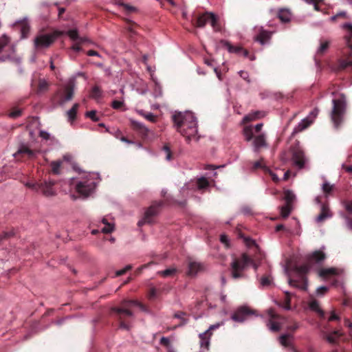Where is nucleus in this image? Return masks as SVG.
Wrapping results in <instances>:
<instances>
[{"instance_id": "obj_37", "label": "nucleus", "mask_w": 352, "mask_h": 352, "mask_svg": "<svg viewBox=\"0 0 352 352\" xmlns=\"http://www.w3.org/2000/svg\"><path fill=\"white\" fill-rule=\"evenodd\" d=\"M62 164L61 161H53L50 164V166L52 168V172L54 175H60V166Z\"/></svg>"}, {"instance_id": "obj_34", "label": "nucleus", "mask_w": 352, "mask_h": 352, "mask_svg": "<svg viewBox=\"0 0 352 352\" xmlns=\"http://www.w3.org/2000/svg\"><path fill=\"white\" fill-rule=\"evenodd\" d=\"M67 35L74 41H80V43H85L87 41L85 38L79 37L78 30L76 29L69 30Z\"/></svg>"}, {"instance_id": "obj_55", "label": "nucleus", "mask_w": 352, "mask_h": 352, "mask_svg": "<svg viewBox=\"0 0 352 352\" xmlns=\"http://www.w3.org/2000/svg\"><path fill=\"white\" fill-rule=\"evenodd\" d=\"M346 16H346V12H344V11H342V12H338V14H336V15H334V16H331V17L330 18V20H331V21H332V22H335V21H336V20H337L338 19H339V18L345 19V18H346Z\"/></svg>"}, {"instance_id": "obj_4", "label": "nucleus", "mask_w": 352, "mask_h": 352, "mask_svg": "<svg viewBox=\"0 0 352 352\" xmlns=\"http://www.w3.org/2000/svg\"><path fill=\"white\" fill-rule=\"evenodd\" d=\"M192 24L198 28H203L207 23H209L214 32L221 31L222 27L219 17L210 12H205L202 14H193L191 19Z\"/></svg>"}, {"instance_id": "obj_18", "label": "nucleus", "mask_w": 352, "mask_h": 352, "mask_svg": "<svg viewBox=\"0 0 352 352\" xmlns=\"http://www.w3.org/2000/svg\"><path fill=\"white\" fill-rule=\"evenodd\" d=\"M55 182L54 181H44L39 183L38 190H41L45 197H51L55 195V191L53 188Z\"/></svg>"}, {"instance_id": "obj_47", "label": "nucleus", "mask_w": 352, "mask_h": 352, "mask_svg": "<svg viewBox=\"0 0 352 352\" xmlns=\"http://www.w3.org/2000/svg\"><path fill=\"white\" fill-rule=\"evenodd\" d=\"M197 186L199 189H204L208 186L209 183L206 178L201 177L197 180Z\"/></svg>"}, {"instance_id": "obj_53", "label": "nucleus", "mask_w": 352, "mask_h": 352, "mask_svg": "<svg viewBox=\"0 0 352 352\" xmlns=\"http://www.w3.org/2000/svg\"><path fill=\"white\" fill-rule=\"evenodd\" d=\"M319 109L318 107H315L309 114V116L306 118H309V120L314 121V120L318 116L319 113Z\"/></svg>"}, {"instance_id": "obj_9", "label": "nucleus", "mask_w": 352, "mask_h": 352, "mask_svg": "<svg viewBox=\"0 0 352 352\" xmlns=\"http://www.w3.org/2000/svg\"><path fill=\"white\" fill-rule=\"evenodd\" d=\"M36 151L30 149L27 145L22 144L19 146L18 151L14 154L16 160H22L23 159L31 160L36 157Z\"/></svg>"}, {"instance_id": "obj_5", "label": "nucleus", "mask_w": 352, "mask_h": 352, "mask_svg": "<svg viewBox=\"0 0 352 352\" xmlns=\"http://www.w3.org/2000/svg\"><path fill=\"white\" fill-rule=\"evenodd\" d=\"M250 263L252 264L255 270H257L258 264L246 254H243L240 258H234L231 263L232 277L234 279L243 277V271Z\"/></svg>"}, {"instance_id": "obj_33", "label": "nucleus", "mask_w": 352, "mask_h": 352, "mask_svg": "<svg viewBox=\"0 0 352 352\" xmlns=\"http://www.w3.org/2000/svg\"><path fill=\"white\" fill-rule=\"evenodd\" d=\"M243 134L245 141L250 142L254 138V132L252 126H247L244 127Z\"/></svg>"}, {"instance_id": "obj_60", "label": "nucleus", "mask_w": 352, "mask_h": 352, "mask_svg": "<svg viewBox=\"0 0 352 352\" xmlns=\"http://www.w3.org/2000/svg\"><path fill=\"white\" fill-rule=\"evenodd\" d=\"M322 190L326 194L330 193L333 190V186L330 185L328 182H324L322 185Z\"/></svg>"}, {"instance_id": "obj_24", "label": "nucleus", "mask_w": 352, "mask_h": 352, "mask_svg": "<svg viewBox=\"0 0 352 352\" xmlns=\"http://www.w3.org/2000/svg\"><path fill=\"white\" fill-rule=\"evenodd\" d=\"M124 21L126 23L125 28L129 33V36L132 38L137 34V30L140 28V26L135 22L128 19H125Z\"/></svg>"}, {"instance_id": "obj_15", "label": "nucleus", "mask_w": 352, "mask_h": 352, "mask_svg": "<svg viewBox=\"0 0 352 352\" xmlns=\"http://www.w3.org/2000/svg\"><path fill=\"white\" fill-rule=\"evenodd\" d=\"M131 126L143 140L148 138L150 131L142 123L135 120H131Z\"/></svg>"}, {"instance_id": "obj_1", "label": "nucleus", "mask_w": 352, "mask_h": 352, "mask_svg": "<svg viewBox=\"0 0 352 352\" xmlns=\"http://www.w3.org/2000/svg\"><path fill=\"white\" fill-rule=\"evenodd\" d=\"M133 305L138 306L141 310L146 311V306L135 300H124L120 307H113L110 309V314L118 322V328L129 331L131 326L130 319L133 317V313L130 309Z\"/></svg>"}, {"instance_id": "obj_51", "label": "nucleus", "mask_w": 352, "mask_h": 352, "mask_svg": "<svg viewBox=\"0 0 352 352\" xmlns=\"http://www.w3.org/2000/svg\"><path fill=\"white\" fill-rule=\"evenodd\" d=\"M14 233L12 230L3 232L0 234V243H1L3 240L8 239L11 236H14Z\"/></svg>"}, {"instance_id": "obj_2", "label": "nucleus", "mask_w": 352, "mask_h": 352, "mask_svg": "<svg viewBox=\"0 0 352 352\" xmlns=\"http://www.w3.org/2000/svg\"><path fill=\"white\" fill-rule=\"evenodd\" d=\"M172 119L177 131L185 137L188 142L195 137L197 133V124L192 113L176 112Z\"/></svg>"}, {"instance_id": "obj_20", "label": "nucleus", "mask_w": 352, "mask_h": 352, "mask_svg": "<svg viewBox=\"0 0 352 352\" xmlns=\"http://www.w3.org/2000/svg\"><path fill=\"white\" fill-rule=\"evenodd\" d=\"M14 26L16 29L20 30L22 38L27 37L30 31V25L26 19L16 22Z\"/></svg>"}, {"instance_id": "obj_50", "label": "nucleus", "mask_w": 352, "mask_h": 352, "mask_svg": "<svg viewBox=\"0 0 352 352\" xmlns=\"http://www.w3.org/2000/svg\"><path fill=\"white\" fill-rule=\"evenodd\" d=\"M140 114L142 116H144L146 120L151 122H156V116H154L152 113H145L142 111L140 112Z\"/></svg>"}, {"instance_id": "obj_61", "label": "nucleus", "mask_w": 352, "mask_h": 352, "mask_svg": "<svg viewBox=\"0 0 352 352\" xmlns=\"http://www.w3.org/2000/svg\"><path fill=\"white\" fill-rule=\"evenodd\" d=\"M21 115V111L18 109H14L10 113L9 116L11 118H17Z\"/></svg>"}, {"instance_id": "obj_32", "label": "nucleus", "mask_w": 352, "mask_h": 352, "mask_svg": "<svg viewBox=\"0 0 352 352\" xmlns=\"http://www.w3.org/2000/svg\"><path fill=\"white\" fill-rule=\"evenodd\" d=\"M309 307H310L311 309H312L313 311H316L319 314V316L321 318H324V312L320 307V305H319V302L318 301H316V300L311 301L310 302V304H309Z\"/></svg>"}, {"instance_id": "obj_13", "label": "nucleus", "mask_w": 352, "mask_h": 352, "mask_svg": "<svg viewBox=\"0 0 352 352\" xmlns=\"http://www.w3.org/2000/svg\"><path fill=\"white\" fill-rule=\"evenodd\" d=\"M219 326V324H212L205 332L199 334V337L200 339V345L201 347H205L207 349H209L210 340V337L212 335V331L214 329H218Z\"/></svg>"}, {"instance_id": "obj_52", "label": "nucleus", "mask_w": 352, "mask_h": 352, "mask_svg": "<svg viewBox=\"0 0 352 352\" xmlns=\"http://www.w3.org/2000/svg\"><path fill=\"white\" fill-rule=\"evenodd\" d=\"M163 151L166 154V160L170 161L173 159L172 152H171L170 148L168 144H165L163 146Z\"/></svg>"}, {"instance_id": "obj_57", "label": "nucleus", "mask_w": 352, "mask_h": 352, "mask_svg": "<svg viewBox=\"0 0 352 352\" xmlns=\"http://www.w3.org/2000/svg\"><path fill=\"white\" fill-rule=\"evenodd\" d=\"M340 68L342 69H345L348 67H352V60H344L340 62Z\"/></svg>"}, {"instance_id": "obj_64", "label": "nucleus", "mask_w": 352, "mask_h": 352, "mask_svg": "<svg viewBox=\"0 0 352 352\" xmlns=\"http://www.w3.org/2000/svg\"><path fill=\"white\" fill-rule=\"evenodd\" d=\"M160 344L164 346L168 347L170 345V340L168 338L162 337L160 339Z\"/></svg>"}, {"instance_id": "obj_17", "label": "nucleus", "mask_w": 352, "mask_h": 352, "mask_svg": "<svg viewBox=\"0 0 352 352\" xmlns=\"http://www.w3.org/2000/svg\"><path fill=\"white\" fill-rule=\"evenodd\" d=\"M204 269L205 267L203 263L190 259L188 263L187 274L189 276H195L197 273L204 271Z\"/></svg>"}, {"instance_id": "obj_31", "label": "nucleus", "mask_w": 352, "mask_h": 352, "mask_svg": "<svg viewBox=\"0 0 352 352\" xmlns=\"http://www.w3.org/2000/svg\"><path fill=\"white\" fill-rule=\"evenodd\" d=\"M278 19L283 23H287L291 19V13L288 10L281 9L278 13Z\"/></svg>"}, {"instance_id": "obj_12", "label": "nucleus", "mask_w": 352, "mask_h": 352, "mask_svg": "<svg viewBox=\"0 0 352 352\" xmlns=\"http://www.w3.org/2000/svg\"><path fill=\"white\" fill-rule=\"evenodd\" d=\"M55 37L52 34H41L34 39V45L36 48L48 47L54 43Z\"/></svg>"}, {"instance_id": "obj_36", "label": "nucleus", "mask_w": 352, "mask_h": 352, "mask_svg": "<svg viewBox=\"0 0 352 352\" xmlns=\"http://www.w3.org/2000/svg\"><path fill=\"white\" fill-rule=\"evenodd\" d=\"M79 107L78 103H75L73 107L67 112L68 118L70 121H73L76 118V113Z\"/></svg>"}, {"instance_id": "obj_11", "label": "nucleus", "mask_w": 352, "mask_h": 352, "mask_svg": "<svg viewBox=\"0 0 352 352\" xmlns=\"http://www.w3.org/2000/svg\"><path fill=\"white\" fill-rule=\"evenodd\" d=\"M163 205L162 201L154 202L145 212L144 217L143 219L144 223H150L153 221V218L157 215L159 212V209Z\"/></svg>"}, {"instance_id": "obj_22", "label": "nucleus", "mask_w": 352, "mask_h": 352, "mask_svg": "<svg viewBox=\"0 0 352 352\" xmlns=\"http://www.w3.org/2000/svg\"><path fill=\"white\" fill-rule=\"evenodd\" d=\"M265 113L263 111H255L249 113L243 118V122L244 124L248 123L250 122L256 120L265 116Z\"/></svg>"}, {"instance_id": "obj_46", "label": "nucleus", "mask_w": 352, "mask_h": 352, "mask_svg": "<svg viewBox=\"0 0 352 352\" xmlns=\"http://www.w3.org/2000/svg\"><path fill=\"white\" fill-rule=\"evenodd\" d=\"M291 336L289 334L282 335L279 338L280 343L285 347L292 346L290 343L288 342V339Z\"/></svg>"}, {"instance_id": "obj_25", "label": "nucleus", "mask_w": 352, "mask_h": 352, "mask_svg": "<svg viewBox=\"0 0 352 352\" xmlns=\"http://www.w3.org/2000/svg\"><path fill=\"white\" fill-rule=\"evenodd\" d=\"M342 335V334L340 331L336 330L329 334H327L325 336V339L331 344H336Z\"/></svg>"}, {"instance_id": "obj_28", "label": "nucleus", "mask_w": 352, "mask_h": 352, "mask_svg": "<svg viewBox=\"0 0 352 352\" xmlns=\"http://www.w3.org/2000/svg\"><path fill=\"white\" fill-rule=\"evenodd\" d=\"M312 124V120L309 118L303 119L294 129V133H299L307 129Z\"/></svg>"}, {"instance_id": "obj_23", "label": "nucleus", "mask_w": 352, "mask_h": 352, "mask_svg": "<svg viewBox=\"0 0 352 352\" xmlns=\"http://www.w3.org/2000/svg\"><path fill=\"white\" fill-rule=\"evenodd\" d=\"M331 216H332V214L329 210L328 205L323 204L321 206L320 213L316 217V221L318 223H322L324 220H326L327 218H329Z\"/></svg>"}, {"instance_id": "obj_58", "label": "nucleus", "mask_w": 352, "mask_h": 352, "mask_svg": "<svg viewBox=\"0 0 352 352\" xmlns=\"http://www.w3.org/2000/svg\"><path fill=\"white\" fill-rule=\"evenodd\" d=\"M131 269V266L130 265H126L124 268L118 270L116 272V276H120L124 274H126L129 270Z\"/></svg>"}, {"instance_id": "obj_14", "label": "nucleus", "mask_w": 352, "mask_h": 352, "mask_svg": "<svg viewBox=\"0 0 352 352\" xmlns=\"http://www.w3.org/2000/svg\"><path fill=\"white\" fill-rule=\"evenodd\" d=\"M268 314L270 317L267 326L269 329L274 332H278L280 330V324L275 321L276 320H283L285 319L283 317L274 312L273 310L270 309L268 311Z\"/></svg>"}, {"instance_id": "obj_42", "label": "nucleus", "mask_w": 352, "mask_h": 352, "mask_svg": "<svg viewBox=\"0 0 352 352\" xmlns=\"http://www.w3.org/2000/svg\"><path fill=\"white\" fill-rule=\"evenodd\" d=\"M102 96V90L98 86H94L90 92V96L94 99H98Z\"/></svg>"}, {"instance_id": "obj_27", "label": "nucleus", "mask_w": 352, "mask_h": 352, "mask_svg": "<svg viewBox=\"0 0 352 352\" xmlns=\"http://www.w3.org/2000/svg\"><path fill=\"white\" fill-rule=\"evenodd\" d=\"M271 37L270 32L262 30L256 37V40L258 41L261 45H264L267 43Z\"/></svg>"}, {"instance_id": "obj_21", "label": "nucleus", "mask_w": 352, "mask_h": 352, "mask_svg": "<svg viewBox=\"0 0 352 352\" xmlns=\"http://www.w3.org/2000/svg\"><path fill=\"white\" fill-rule=\"evenodd\" d=\"M32 87L34 91L37 95H41L47 91L49 88V84L45 80L40 78L38 81V85L36 87L34 88L33 83H32Z\"/></svg>"}, {"instance_id": "obj_49", "label": "nucleus", "mask_w": 352, "mask_h": 352, "mask_svg": "<svg viewBox=\"0 0 352 352\" xmlns=\"http://www.w3.org/2000/svg\"><path fill=\"white\" fill-rule=\"evenodd\" d=\"M118 6H122L124 8V10L128 12V13H130V12H135L136 10V8L133 6H131L126 3H124L122 1H117L116 3Z\"/></svg>"}, {"instance_id": "obj_8", "label": "nucleus", "mask_w": 352, "mask_h": 352, "mask_svg": "<svg viewBox=\"0 0 352 352\" xmlns=\"http://www.w3.org/2000/svg\"><path fill=\"white\" fill-rule=\"evenodd\" d=\"M292 153L294 164L300 169L303 168L307 160L304 151L299 147H294L292 148Z\"/></svg>"}, {"instance_id": "obj_30", "label": "nucleus", "mask_w": 352, "mask_h": 352, "mask_svg": "<svg viewBox=\"0 0 352 352\" xmlns=\"http://www.w3.org/2000/svg\"><path fill=\"white\" fill-rule=\"evenodd\" d=\"M291 297L292 294L289 292H285V298L283 302H280L278 305L280 307H283L284 309L287 310L291 309Z\"/></svg>"}, {"instance_id": "obj_38", "label": "nucleus", "mask_w": 352, "mask_h": 352, "mask_svg": "<svg viewBox=\"0 0 352 352\" xmlns=\"http://www.w3.org/2000/svg\"><path fill=\"white\" fill-rule=\"evenodd\" d=\"M295 195L293 193L291 190H286L284 193V199L285 200V204L291 205L292 204L293 201L295 199Z\"/></svg>"}, {"instance_id": "obj_26", "label": "nucleus", "mask_w": 352, "mask_h": 352, "mask_svg": "<svg viewBox=\"0 0 352 352\" xmlns=\"http://www.w3.org/2000/svg\"><path fill=\"white\" fill-rule=\"evenodd\" d=\"M221 43L227 47L229 52L235 53L238 55L240 54L241 50V47L234 46L229 41H225V40H221Z\"/></svg>"}, {"instance_id": "obj_56", "label": "nucleus", "mask_w": 352, "mask_h": 352, "mask_svg": "<svg viewBox=\"0 0 352 352\" xmlns=\"http://www.w3.org/2000/svg\"><path fill=\"white\" fill-rule=\"evenodd\" d=\"M113 224L104 225V227L102 228L101 232L105 234L111 233L113 231Z\"/></svg>"}, {"instance_id": "obj_62", "label": "nucleus", "mask_w": 352, "mask_h": 352, "mask_svg": "<svg viewBox=\"0 0 352 352\" xmlns=\"http://www.w3.org/2000/svg\"><path fill=\"white\" fill-rule=\"evenodd\" d=\"M329 290V288L325 286H321L317 289V294L318 295H324L326 294Z\"/></svg>"}, {"instance_id": "obj_54", "label": "nucleus", "mask_w": 352, "mask_h": 352, "mask_svg": "<svg viewBox=\"0 0 352 352\" xmlns=\"http://www.w3.org/2000/svg\"><path fill=\"white\" fill-rule=\"evenodd\" d=\"M96 113V111L94 110L87 111L86 113V116L89 118L94 122H97L99 120V118L97 116Z\"/></svg>"}, {"instance_id": "obj_3", "label": "nucleus", "mask_w": 352, "mask_h": 352, "mask_svg": "<svg viewBox=\"0 0 352 352\" xmlns=\"http://www.w3.org/2000/svg\"><path fill=\"white\" fill-rule=\"evenodd\" d=\"M347 99L344 94H340L332 100V108L329 113L330 122L333 129L340 131L344 124L347 113Z\"/></svg>"}, {"instance_id": "obj_39", "label": "nucleus", "mask_w": 352, "mask_h": 352, "mask_svg": "<svg viewBox=\"0 0 352 352\" xmlns=\"http://www.w3.org/2000/svg\"><path fill=\"white\" fill-rule=\"evenodd\" d=\"M329 47V41H323L321 42L320 47H318L317 50V55L318 56H322L328 50Z\"/></svg>"}, {"instance_id": "obj_40", "label": "nucleus", "mask_w": 352, "mask_h": 352, "mask_svg": "<svg viewBox=\"0 0 352 352\" xmlns=\"http://www.w3.org/2000/svg\"><path fill=\"white\" fill-rule=\"evenodd\" d=\"M177 270L176 268H169L163 271L158 272V274L162 277L173 276L176 274Z\"/></svg>"}, {"instance_id": "obj_35", "label": "nucleus", "mask_w": 352, "mask_h": 352, "mask_svg": "<svg viewBox=\"0 0 352 352\" xmlns=\"http://www.w3.org/2000/svg\"><path fill=\"white\" fill-rule=\"evenodd\" d=\"M325 258V254L320 250L315 251L311 255V258L317 263L322 261Z\"/></svg>"}, {"instance_id": "obj_16", "label": "nucleus", "mask_w": 352, "mask_h": 352, "mask_svg": "<svg viewBox=\"0 0 352 352\" xmlns=\"http://www.w3.org/2000/svg\"><path fill=\"white\" fill-rule=\"evenodd\" d=\"M75 86V78H70L63 89V98L64 101H69L72 99L74 93Z\"/></svg>"}, {"instance_id": "obj_10", "label": "nucleus", "mask_w": 352, "mask_h": 352, "mask_svg": "<svg viewBox=\"0 0 352 352\" xmlns=\"http://www.w3.org/2000/svg\"><path fill=\"white\" fill-rule=\"evenodd\" d=\"M94 188V182L91 181L79 182L76 186L77 192L85 197H88Z\"/></svg>"}, {"instance_id": "obj_59", "label": "nucleus", "mask_w": 352, "mask_h": 352, "mask_svg": "<svg viewBox=\"0 0 352 352\" xmlns=\"http://www.w3.org/2000/svg\"><path fill=\"white\" fill-rule=\"evenodd\" d=\"M25 186L33 190L38 192L39 188V183L28 182L25 184Z\"/></svg>"}, {"instance_id": "obj_19", "label": "nucleus", "mask_w": 352, "mask_h": 352, "mask_svg": "<svg viewBox=\"0 0 352 352\" xmlns=\"http://www.w3.org/2000/svg\"><path fill=\"white\" fill-rule=\"evenodd\" d=\"M252 144L254 146V151L255 153L260 152L261 148L267 147V144L265 139V135L263 133H261L254 137V139L252 142Z\"/></svg>"}, {"instance_id": "obj_7", "label": "nucleus", "mask_w": 352, "mask_h": 352, "mask_svg": "<svg viewBox=\"0 0 352 352\" xmlns=\"http://www.w3.org/2000/svg\"><path fill=\"white\" fill-rule=\"evenodd\" d=\"M254 314V310L248 307L243 306L239 307L232 314V319L235 322H241L249 316Z\"/></svg>"}, {"instance_id": "obj_6", "label": "nucleus", "mask_w": 352, "mask_h": 352, "mask_svg": "<svg viewBox=\"0 0 352 352\" xmlns=\"http://www.w3.org/2000/svg\"><path fill=\"white\" fill-rule=\"evenodd\" d=\"M309 267L307 265L295 267V271L298 274V278L297 279L289 278L288 279L289 285L301 290H307V279L305 275L309 272Z\"/></svg>"}, {"instance_id": "obj_63", "label": "nucleus", "mask_w": 352, "mask_h": 352, "mask_svg": "<svg viewBox=\"0 0 352 352\" xmlns=\"http://www.w3.org/2000/svg\"><path fill=\"white\" fill-rule=\"evenodd\" d=\"M111 106L115 109H119L123 106V102L120 100H113Z\"/></svg>"}, {"instance_id": "obj_29", "label": "nucleus", "mask_w": 352, "mask_h": 352, "mask_svg": "<svg viewBox=\"0 0 352 352\" xmlns=\"http://www.w3.org/2000/svg\"><path fill=\"white\" fill-rule=\"evenodd\" d=\"M312 124V120L309 118L303 119L294 129V133H299L307 129Z\"/></svg>"}, {"instance_id": "obj_43", "label": "nucleus", "mask_w": 352, "mask_h": 352, "mask_svg": "<svg viewBox=\"0 0 352 352\" xmlns=\"http://www.w3.org/2000/svg\"><path fill=\"white\" fill-rule=\"evenodd\" d=\"M292 211V206L289 204H285L280 207V214L283 218L287 217Z\"/></svg>"}, {"instance_id": "obj_44", "label": "nucleus", "mask_w": 352, "mask_h": 352, "mask_svg": "<svg viewBox=\"0 0 352 352\" xmlns=\"http://www.w3.org/2000/svg\"><path fill=\"white\" fill-rule=\"evenodd\" d=\"M263 157H261L258 161L255 162L253 164L252 170H256L258 168H262L265 171H268L269 168L263 164Z\"/></svg>"}, {"instance_id": "obj_45", "label": "nucleus", "mask_w": 352, "mask_h": 352, "mask_svg": "<svg viewBox=\"0 0 352 352\" xmlns=\"http://www.w3.org/2000/svg\"><path fill=\"white\" fill-rule=\"evenodd\" d=\"M272 278L270 275H264L261 278V285L263 287H268L272 284Z\"/></svg>"}, {"instance_id": "obj_48", "label": "nucleus", "mask_w": 352, "mask_h": 352, "mask_svg": "<svg viewBox=\"0 0 352 352\" xmlns=\"http://www.w3.org/2000/svg\"><path fill=\"white\" fill-rule=\"evenodd\" d=\"M9 42L10 38L6 34H3L0 37V52L8 44Z\"/></svg>"}, {"instance_id": "obj_41", "label": "nucleus", "mask_w": 352, "mask_h": 352, "mask_svg": "<svg viewBox=\"0 0 352 352\" xmlns=\"http://www.w3.org/2000/svg\"><path fill=\"white\" fill-rule=\"evenodd\" d=\"M336 270L334 268L322 269L320 271V276L323 278L336 275Z\"/></svg>"}]
</instances>
